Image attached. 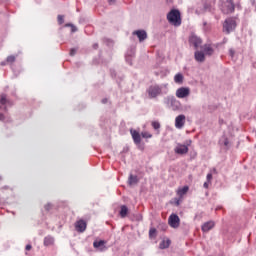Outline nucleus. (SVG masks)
Instances as JSON below:
<instances>
[{
    "label": "nucleus",
    "instance_id": "17",
    "mask_svg": "<svg viewBox=\"0 0 256 256\" xmlns=\"http://www.w3.org/2000/svg\"><path fill=\"white\" fill-rule=\"evenodd\" d=\"M188 192H189V186H184L183 188H179L177 190V195H179V197H183V195H187Z\"/></svg>",
    "mask_w": 256,
    "mask_h": 256
},
{
    "label": "nucleus",
    "instance_id": "36",
    "mask_svg": "<svg viewBox=\"0 0 256 256\" xmlns=\"http://www.w3.org/2000/svg\"><path fill=\"white\" fill-rule=\"evenodd\" d=\"M204 188L209 189V181L204 183Z\"/></svg>",
    "mask_w": 256,
    "mask_h": 256
},
{
    "label": "nucleus",
    "instance_id": "24",
    "mask_svg": "<svg viewBox=\"0 0 256 256\" xmlns=\"http://www.w3.org/2000/svg\"><path fill=\"white\" fill-rule=\"evenodd\" d=\"M141 136H142L144 139H151V137H153V135H151L149 132H142V133H141Z\"/></svg>",
    "mask_w": 256,
    "mask_h": 256
},
{
    "label": "nucleus",
    "instance_id": "11",
    "mask_svg": "<svg viewBox=\"0 0 256 256\" xmlns=\"http://www.w3.org/2000/svg\"><path fill=\"white\" fill-rule=\"evenodd\" d=\"M194 58L198 63H205V52L197 50L194 53Z\"/></svg>",
    "mask_w": 256,
    "mask_h": 256
},
{
    "label": "nucleus",
    "instance_id": "38",
    "mask_svg": "<svg viewBox=\"0 0 256 256\" xmlns=\"http://www.w3.org/2000/svg\"><path fill=\"white\" fill-rule=\"evenodd\" d=\"M5 120V115L0 114V121H4Z\"/></svg>",
    "mask_w": 256,
    "mask_h": 256
},
{
    "label": "nucleus",
    "instance_id": "20",
    "mask_svg": "<svg viewBox=\"0 0 256 256\" xmlns=\"http://www.w3.org/2000/svg\"><path fill=\"white\" fill-rule=\"evenodd\" d=\"M127 213H129V209L127 208V206H121L120 216L122 217V219H125V217H127Z\"/></svg>",
    "mask_w": 256,
    "mask_h": 256
},
{
    "label": "nucleus",
    "instance_id": "2",
    "mask_svg": "<svg viewBox=\"0 0 256 256\" xmlns=\"http://www.w3.org/2000/svg\"><path fill=\"white\" fill-rule=\"evenodd\" d=\"M167 20L170 25L174 27L181 26V12L179 10L173 9L167 14Z\"/></svg>",
    "mask_w": 256,
    "mask_h": 256
},
{
    "label": "nucleus",
    "instance_id": "32",
    "mask_svg": "<svg viewBox=\"0 0 256 256\" xmlns=\"http://www.w3.org/2000/svg\"><path fill=\"white\" fill-rule=\"evenodd\" d=\"M211 179H213V174H211V173L207 174L208 183H211Z\"/></svg>",
    "mask_w": 256,
    "mask_h": 256
},
{
    "label": "nucleus",
    "instance_id": "35",
    "mask_svg": "<svg viewBox=\"0 0 256 256\" xmlns=\"http://www.w3.org/2000/svg\"><path fill=\"white\" fill-rule=\"evenodd\" d=\"M168 101H171L172 103H175V98L174 97H168Z\"/></svg>",
    "mask_w": 256,
    "mask_h": 256
},
{
    "label": "nucleus",
    "instance_id": "13",
    "mask_svg": "<svg viewBox=\"0 0 256 256\" xmlns=\"http://www.w3.org/2000/svg\"><path fill=\"white\" fill-rule=\"evenodd\" d=\"M190 43L195 47V49H197L201 45L202 41L201 38L193 35L190 37Z\"/></svg>",
    "mask_w": 256,
    "mask_h": 256
},
{
    "label": "nucleus",
    "instance_id": "31",
    "mask_svg": "<svg viewBox=\"0 0 256 256\" xmlns=\"http://www.w3.org/2000/svg\"><path fill=\"white\" fill-rule=\"evenodd\" d=\"M68 27H71L72 33H75L77 31V27L73 26V24H68Z\"/></svg>",
    "mask_w": 256,
    "mask_h": 256
},
{
    "label": "nucleus",
    "instance_id": "6",
    "mask_svg": "<svg viewBox=\"0 0 256 256\" xmlns=\"http://www.w3.org/2000/svg\"><path fill=\"white\" fill-rule=\"evenodd\" d=\"M191 95V89L187 87H181L176 90V97L178 99H185V97H189Z\"/></svg>",
    "mask_w": 256,
    "mask_h": 256
},
{
    "label": "nucleus",
    "instance_id": "7",
    "mask_svg": "<svg viewBox=\"0 0 256 256\" xmlns=\"http://www.w3.org/2000/svg\"><path fill=\"white\" fill-rule=\"evenodd\" d=\"M181 219H179V216L177 214H172L168 218V223L172 229H177L179 227Z\"/></svg>",
    "mask_w": 256,
    "mask_h": 256
},
{
    "label": "nucleus",
    "instance_id": "29",
    "mask_svg": "<svg viewBox=\"0 0 256 256\" xmlns=\"http://www.w3.org/2000/svg\"><path fill=\"white\" fill-rule=\"evenodd\" d=\"M64 22H65L64 16L63 15H58V23H59V25H63Z\"/></svg>",
    "mask_w": 256,
    "mask_h": 256
},
{
    "label": "nucleus",
    "instance_id": "1",
    "mask_svg": "<svg viewBox=\"0 0 256 256\" xmlns=\"http://www.w3.org/2000/svg\"><path fill=\"white\" fill-rule=\"evenodd\" d=\"M167 87L168 84H163V85H151L148 90L147 93L150 97V99H157V97H159V95H163V89H165L164 93H167Z\"/></svg>",
    "mask_w": 256,
    "mask_h": 256
},
{
    "label": "nucleus",
    "instance_id": "8",
    "mask_svg": "<svg viewBox=\"0 0 256 256\" xmlns=\"http://www.w3.org/2000/svg\"><path fill=\"white\" fill-rule=\"evenodd\" d=\"M185 115L180 114L175 118V127L176 129H183L185 127Z\"/></svg>",
    "mask_w": 256,
    "mask_h": 256
},
{
    "label": "nucleus",
    "instance_id": "22",
    "mask_svg": "<svg viewBox=\"0 0 256 256\" xmlns=\"http://www.w3.org/2000/svg\"><path fill=\"white\" fill-rule=\"evenodd\" d=\"M169 245H171V240L167 239V240H163L159 247L160 249H168Z\"/></svg>",
    "mask_w": 256,
    "mask_h": 256
},
{
    "label": "nucleus",
    "instance_id": "39",
    "mask_svg": "<svg viewBox=\"0 0 256 256\" xmlns=\"http://www.w3.org/2000/svg\"><path fill=\"white\" fill-rule=\"evenodd\" d=\"M115 1H116V0H109V4H110V5H113V4H115Z\"/></svg>",
    "mask_w": 256,
    "mask_h": 256
},
{
    "label": "nucleus",
    "instance_id": "10",
    "mask_svg": "<svg viewBox=\"0 0 256 256\" xmlns=\"http://www.w3.org/2000/svg\"><path fill=\"white\" fill-rule=\"evenodd\" d=\"M133 35L138 37L140 43L147 39V32L145 30H136L133 32Z\"/></svg>",
    "mask_w": 256,
    "mask_h": 256
},
{
    "label": "nucleus",
    "instance_id": "40",
    "mask_svg": "<svg viewBox=\"0 0 256 256\" xmlns=\"http://www.w3.org/2000/svg\"><path fill=\"white\" fill-rule=\"evenodd\" d=\"M98 47H99V44H94V45H93V48H94V49H98Z\"/></svg>",
    "mask_w": 256,
    "mask_h": 256
},
{
    "label": "nucleus",
    "instance_id": "18",
    "mask_svg": "<svg viewBox=\"0 0 256 256\" xmlns=\"http://www.w3.org/2000/svg\"><path fill=\"white\" fill-rule=\"evenodd\" d=\"M55 243V239L51 236H47L44 238V245L45 247H50V245H53Z\"/></svg>",
    "mask_w": 256,
    "mask_h": 256
},
{
    "label": "nucleus",
    "instance_id": "21",
    "mask_svg": "<svg viewBox=\"0 0 256 256\" xmlns=\"http://www.w3.org/2000/svg\"><path fill=\"white\" fill-rule=\"evenodd\" d=\"M183 79H184L183 74H181V73H178L174 76V81H175V83H178V85L183 84Z\"/></svg>",
    "mask_w": 256,
    "mask_h": 256
},
{
    "label": "nucleus",
    "instance_id": "34",
    "mask_svg": "<svg viewBox=\"0 0 256 256\" xmlns=\"http://www.w3.org/2000/svg\"><path fill=\"white\" fill-rule=\"evenodd\" d=\"M26 251H31V249H32V246H31V244H28V245H26Z\"/></svg>",
    "mask_w": 256,
    "mask_h": 256
},
{
    "label": "nucleus",
    "instance_id": "30",
    "mask_svg": "<svg viewBox=\"0 0 256 256\" xmlns=\"http://www.w3.org/2000/svg\"><path fill=\"white\" fill-rule=\"evenodd\" d=\"M77 54V48H72L71 50H70V55H71V57H74V55H76Z\"/></svg>",
    "mask_w": 256,
    "mask_h": 256
},
{
    "label": "nucleus",
    "instance_id": "19",
    "mask_svg": "<svg viewBox=\"0 0 256 256\" xmlns=\"http://www.w3.org/2000/svg\"><path fill=\"white\" fill-rule=\"evenodd\" d=\"M137 183H139V179L137 178V176H134L133 174H131L128 178V184L131 185H137Z\"/></svg>",
    "mask_w": 256,
    "mask_h": 256
},
{
    "label": "nucleus",
    "instance_id": "9",
    "mask_svg": "<svg viewBox=\"0 0 256 256\" xmlns=\"http://www.w3.org/2000/svg\"><path fill=\"white\" fill-rule=\"evenodd\" d=\"M130 133L132 135V139L135 143V145H141V134H139V132H137V130H130Z\"/></svg>",
    "mask_w": 256,
    "mask_h": 256
},
{
    "label": "nucleus",
    "instance_id": "15",
    "mask_svg": "<svg viewBox=\"0 0 256 256\" xmlns=\"http://www.w3.org/2000/svg\"><path fill=\"white\" fill-rule=\"evenodd\" d=\"M202 49H203L204 55H208L209 57H211V55H213V53H214L213 47H211V45H209V44H205L202 47Z\"/></svg>",
    "mask_w": 256,
    "mask_h": 256
},
{
    "label": "nucleus",
    "instance_id": "14",
    "mask_svg": "<svg viewBox=\"0 0 256 256\" xmlns=\"http://www.w3.org/2000/svg\"><path fill=\"white\" fill-rule=\"evenodd\" d=\"M213 227H215V222H213V221L206 222L202 225V231L204 233H207V232L211 231V229H213Z\"/></svg>",
    "mask_w": 256,
    "mask_h": 256
},
{
    "label": "nucleus",
    "instance_id": "23",
    "mask_svg": "<svg viewBox=\"0 0 256 256\" xmlns=\"http://www.w3.org/2000/svg\"><path fill=\"white\" fill-rule=\"evenodd\" d=\"M149 236H150L151 239H153V237H156L157 236V229L151 228L150 231H149Z\"/></svg>",
    "mask_w": 256,
    "mask_h": 256
},
{
    "label": "nucleus",
    "instance_id": "37",
    "mask_svg": "<svg viewBox=\"0 0 256 256\" xmlns=\"http://www.w3.org/2000/svg\"><path fill=\"white\" fill-rule=\"evenodd\" d=\"M229 53H230L231 57H233L235 55V51L232 49L229 51Z\"/></svg>",
    "mask_w": 256,
    "mask_h": 256
},
{
    "label": "nucleus",
    "instance_id": "26",
    "mask_svg": "<svg viewBox=\"0 0 256 256\" xmlns=\"http://www.w3.org/2000/svg\"><path fill=\"white\" fill-rule=\"evenodd\" d=\"M152 127H153V129H160L161 124L157 121H154V122H152Z\"/></svg>",
    "mask_w": 256,
    "mask_h": 256
},
{
    "label": "nucleus",
    "instance_id": "16",
    "mask_svg": "<svg viewBox=\"0 0 256 256\" xmlns=\"http://www.w3.org/2000/svg\"><path fill=\"white\" fill-rule=\"evenodd\" d=\"M93 247L95 249H99L100 248V251H103L105 249V241H103V240L94 241Z\"/></svg>",
    "mask_w": 256,
    "mask_h": 256
},
{
    "label": "nucleus",
    "instance_id": "33",
    "mask_svg": "<svg viewBox=\"0 0 256 256\" xmlns=\"http://www.w3.org/2000/svg\"><path fill=\"white\" fill-rule=\"evenodd\" d=\"M45 209H46V211H50V209H51V204H46V205H45Z\"/></svg>",
    "mask_w": 256,
    "mask_h": 256
},
{
    "label": "nucleus",
    "instance_id": "5",
    "mask_svg": "<svg viewBox=\"0 0 256 256\" xmlns=\"http://www.w3.org/2000/svg\"><path fill=\"white\" fill-rule=\"evenodd\" d=\"M237 27V22H235V19L228 18L224 21L223 24V31L227 34L231 33L232 31H235V28Z\"/></svg>",
    "mask_w": 256,
    "mask_h": 256
},
{
    "label": "nucleus",
    "instance_id": "4",
    "mask_svg": "<svg viewBox=\"0 0 256 256\" xmlns=\"http://www.w3.org/2000/svg\"><path fill=\"white\" fill-rule=\"evenodd\" d=\"M191 143V140H187L186 144H177V146L174 149V152L177 155H187L189 153V145H191Z\"/></svg>",
    "mask_w": 256,
    "mask_h": 256
},
{
    "label": "nucleus",
    "instance_id": "43",
    "mask_svg": "<svg viewBox=\"0 0 256 256\" xmlns=\"http://www.w3.org/2000/svg\"><path fill=\"white\" fill-rule=\"evenodd\" d=\"M176 205H179V201L176 202Z\"/></svg>",
    "mask_w": 256,
    "mask_h": 256
},
{
    "label": "nucleus",
    "instance_id": "28",
    "mask_svg": "<svg viewBox=\"0 0 256 256\" xmlns=\"http://www.w3.org/2000/svg\"><path fill=\"white\" fill-rule=\"evenodd\" d=\"M221 144H224V147H229V139L224 138V140H220Z\"/></svg>",
    "mask_w": 256,
    "mask_h": 256
},
{
    "label": "nucleus",
    "instance_id": "41",
    "mask_svg": "<svg viewBox=\"0 0 256 256\" xmlns=\"http://www.w3.org/2000/svg\"><path fill=\"white\" fill-rule=\"evenodd\" d=\"M102 103H107V99H103V100H102Z\"/></svg>",
    "mask_w": 256,
    "mask_h": 256
},
{
    "label": "nucleus",
    "instance_id": "25",
    "mask_svg": "<svg viewBox=\"0 0 256 256\" xmlns=\"http://www.w3.org/2000/svg\"><path fill=\"white\" fill-rule=\"evenodd\" d=\"M1 105H7V96L2 95L0 99Z\"/></svg>",
    "mask_w": 256,
    "mask_h": 256
},
{
    "label": "nucleus",
    "instance_id": "12",
    "mask_svg": "<svg viewBox=\"0 0 256 256\" xmlns=\"http://www.w3.org/2000/svg\"><path fill=\"white\" fill-rule=\"evenodd\" d=\"M87 229V222L85 220H79L76 222V231L83 233Z\"/></svg>",
    "mask_w": 256,
    "mask_h": 256
},
{
    "label": "nucleus",
    "instance_id": "3",
    "mask_svg": "<svg viewBox=\"0 0 256 256\" xmlns=\"http://www.w3.org/2000/svg\"><path fill=\"white\" fill-rule=\"evenodd\" d=\"M220 9L222 13L229 15V13L235 11V4L233 3V0H220Z\"/></svg>",
    "mask_w": 256,
    "mask_h": 256
},
{
    "label": "nucleus",
    "instance_id": "42",
    "mask_svg": "<svg viewBox=\"0 0 256 256\" xmlns=\"http://www.w3.org/2000/svg\"><path fill=\"white\" fill-rule=\"evenodd\" d=\"M2 67L5 66V62H1Z\"/></svg>",
    "mask_w": 256,
    "mask_h": 256
},
{
    "label": "nucleus",
    "instance_id": "27",
    "mask_svg": "<svg viewBox=\"0 0 256 256\" xmlns=\"http://www.w3.org/2000/svg\"><path fill=\"white\" fill-rule=\"evenodd\" d=\"M7 63H15V56L11 55L7 57Z\"/></svg>",
    "mask_w": 256,
    "mask_h": 256
}]
</instances>
